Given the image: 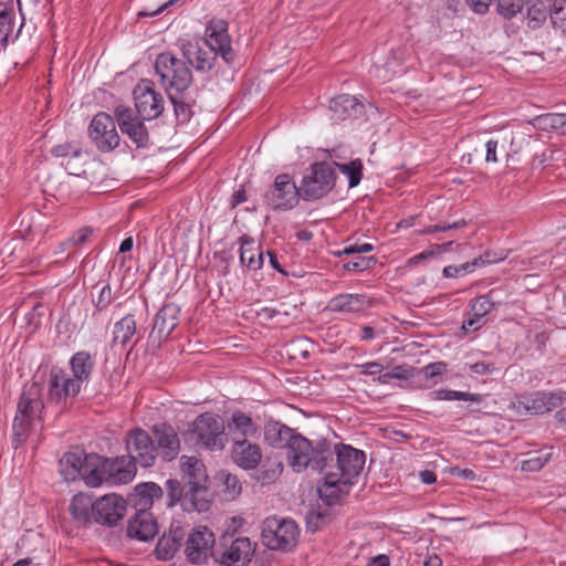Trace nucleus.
I'll return each mask as SVG.
<instances>
[{"label":"nucleus","mask_w":566,"mask_h":566,"mask_svg":"<svg viewBox=\"0 0 566 566\" xmlns=\"http://www.w3.org/2000/svg\"><path fill=\"white\" fill-rule=\"evenodd\" d=\"M178 48L187 65L199 72L210 71L218 55L227 63H231L235 55L228 34V23L222 19H213L207 24L203 40L180 39Z\"/></svg>","instance_id":"nucleus-1"},{"label":"nucleus","mask_w":566,"mask_h":566,"mask_svg":"<svg viewBox=\"0 0 566 566\" xmlns=\"http://www.w3.org/2000/svg\"><path fill=\"white\" fill-rule=\"evenodd\" d=\"M181 473V480L166 481L168 506L180 502L185 511L206 512L209 509V500L205 464L195 457H182Z\"/></svg>","instance_id":"nucleus-2"},{"label":"nucleus","mask_w":566,"mask_h":566,"mask_svg":"<svg viewBox=\"0 0 566 566\" xmlns=\"http://www.w3.org/2000/svg\"><path fill=\"white\" fill-rule=\"evenodd\" d=\"M336 471L327 472L324 482L318 486L319 497L327 504L333 505L347 494L349 488L355 484L364 464L365 453L350 446L340 444L335 447Z\"/></svg>","instance_id":"nucleus-3"},{"label":"nucleus","mask_w":566,"mask_h":566,"mask_svg":"<svg viewBox=\"0 0 566 566\" xmlns=\"http://www.w3.org/2000/svg\"><path fill=\"white\" fill-rule=\"evenodd\" d=\"M41 396L42 388L38 382L23 387L12 422L11 443L14 449L27 442L35 421L41 420V413L44 409Z\"/></svg>","instance_id":"nucleus-4"},{"label":"nucleus","mask_w":566,"mask_h":566,"mask_svg":"<svg viewBox=\"0 0 566 566\" xmlns=\"http://www.w3.org/2000/svg\"><path fill=\"white\" fill-rule=\"evenodd\" d=\"M155 72L167 94L184 93L192 84V72L182 59L171 52H161L155 60Z\"/></svg>","instance_id":"nucleus-5"},{"label":"nucleus","mask_w":566,"mask_h":566,"mask_svg":"<svg viewBox=\"0 0 566 566\" xmlns=\"http://www.w3.org/2000/svg\"><path fill=\"white\" fill-rule=\"evenodd\" d=\"M185 439L208 450H222L228 442V434L218 415L203 412L192 421Z\"/></svg>","instance_id":"nucleus-6"},{"label":"nucleus","mask_w":566,"mask_h":566,"mask_svg":"<svg viewBox=\"0 0 566 566\" xmlns=\"http://www.w3.org/2000/svg\"><path fill=\"white\" fill-rule=\"evenodd\" d=\"M298 534L297 524L290 518L270 516L262 523V543L272 551H292L296 546Z\"/></svg>","instance_id":"nucleus-7"},{"label":"nucleus","mask_w":566,"mask_h":566,"mask_svg":"<svg viewBox=\"0 0 566 566\" xmlns=\"http://www.w3.org/2000/svg\"><path fill=\"white\" fill-rule=\"evenodd\" d=\"M116 125L115 115L98 112L93 116L87 127V136L98 151L111 153L120 145L122 139Z\"/></svg>","instance_id":"nucleus-8"},{"label":"nucleus","mask_w":566,"mask_h":566,"mask_svg":"<svg viewBox=\"0 0 566 566\" xmlns=\"http://www.w3.org/2000/svg\"><path fill=\"white\" fill-rule=\"evenodd\" d=\"M336 174L332 164L319 161L311 166V174L304 176L300 189L302 199L317 200L326 196L335 186Z\"/></svg>","instance_id":"nucleus-9"},{"label":"nucleus","mask_w":566,"mask_h":566,"mask_svg":"<svg viewBox=\"0 0 566 566\" xmlns=\"http://www.w3.org/2000/svg\"><path fill=\"white\" fill-rule=\"evenodd\" d=\"M254 551L248 537L222 536L214 548V562L223 566H248Z\"/></svg>","instance_id":"nucleus-10"},{"label":"nucleus","mask_w":566,"mask_h":566,"mask_svg":"<svg viewBox=\"0 0 566 566\" xmlns=\"http://www.w3.org/2000/svg\"><path fill=\"white\" fill-rule=\"evenodd\" d=\"M302 198L301 189L292 177L281 174L275 177L273 185L264 195L265 205L274 211H287L297 206Z\"/></svg>","instance_id":"nucleus-11"},{"label":"nucleus","mask_w":566,"mask_h":566,"mask_svg":"<svg viewBox=\"0 0 566 566\" xmlns=\"http://www.w3.org/2000/svg\"><path fill=\"white\" fill-rule=\"evenodd\" d=\"M116 123L125 136H127L136 148H147L149 146V133L145 120L135 111L126 105H117L114 108Z\"/></svg>","instance_id":"nucleus-12"},{"label":"nucleus","mask_w":566,"mask_h":566,"mask_svg":"<svg viewBox=\"0 0 566 566\" xmlns=\"http://www.w3.org/2000/svg\"><path fill=\"white\" fill-rule=\"evenodd\" d=\"M127 455L137 465L150 468L158 458L151 436L142 428L129 430L125 437Z\"/></svg>","instance_id":"nucleus-13"},{"label":"nucleus","mask_w":566,"mask_h":566,"mask_svg":"<svg viewBox=\"0 0 566 566\" xmlns=\"http://www.w3.org/2000/svg\"><path fill=\"white\" fill-rule=\"evenodd\" d=\"M214 534L206 526L193 528L185 543V555L195 565L207 564L209 557L214 559Z\"/></svg>","instance_id":"nucleus-14"},{"label":"nucleus","mask_w":566,"mask_h":566,"mask_svg":"<svg viewBox=\"0 0 566 566\" xmlns=\"http://www.w3.org/2000/svg\"><path fill=\"white\" fill-rule=\"evenodd\" d=\"M135 113L143 119L158 118L164 112V97L153 88V82L142 81L133 91Z\"/></svg>","instance_id":"nucleus-15"},{"label":"nucleus","mask_w":566,"mask_h":566,"mask_svg":"<svg viewBox=\"0 0 566 566\" xmlns=\"http://www.w3.org/2000/svg\"><path fill=\"white\" fill-rule=\"evenodd\" d=\"M127 510L126 501L117 494H106L95 500L94 520L104 526H115L123 520Z\"/></svg>","instance_id":"nucleus-16"},{"label":"nucleus","mask_w":566,"mask_h":566,"mask_svg":"<svg viewBox=\"0 0 566 566\" xmlns=\"http://www.w3.org/2000/svg\"><path fill=\"white\" fill-rule=\"evenodd\" d=\"M157 457L164 461L176 459L180 451V439L175 428L168 423H157L150 428Z\"/></svg>","instance_id":"nucleus-17"},{"label":"nucleus","mask_w":566,"mask_h":566,"mask_svg":"<svg viewBox=\"0 0 566 566\" xmlns=\"http://www.w3.org/2000/svg\"><path fill=\"white\" fill-rule=\"evenodd\" d=\"M78 386H72V378L62 369L53 368L50 373L48 401L50 403H65L69 397L80 392Z\"/></svg>","instance_id":"nucleus-18"},{"label":"nucleus","mask_w":566,"mask_h":566,"mask_svg":"<svg viewBox=\"0 0 566 566\" xmlns=\"http://www.w3.org/2000/svg\"><path fill=\"white\" fill-rule=\"evenodd\" d=\"M180 308L174 303L165 304L155 316L149 338L159 343L167 339L179 324Z\"/></svg>","instance_id":"nucleus-19"},{"label":"nucleus","mask_w":566,"mask_h":566,"mask_svg":"<svg viewBox=\"0 0 566 566\" xmlns=\"http://www.w3.org/2000/svg\"><path fill=\"white\" fill-rule=\"evenodd\" d=\"M158 534V524L149 510H137L129 518L127 535L140 542H148Z\"/></svg>","instance_id":"nucleus-20"},{"label":"nucleus","mask_w":566,"mask_h":566,"mask_svg":"<svg viewBox=\"0 0 566 566\" xmlns=\"http://www.w3.org/2000/svg\"><path fill=\"white\" fill-rule=\"evenodd\" d=\"M232 460L244 470L255 469L262 460V451L259 444L248 439L233 437Z\"/></svg>","instance_id":"nucleus-21"},{"label":"nucleus","mask_w":566,"mask_h":566,"mask_svg":"<svg viewBox=\"0 0 566 566\" xmlns=\"http://www.w3.org/2000/svg\"><path fill=\"white\" fill-rule=\"evenodd\" d=\"M106 467L108 469V484H126L136 475L137 465L126 454L114 459L106 458Z\"/></svg>","instance_id":"nucleus-22"},{"label":"nucleus","mask_w":566,"mask_h":566,"mask_svg":"<svg viewBox=\"0 0 566 566\" xmlns=\"http://www.w3.org/2000/svg\"><path fill=\"white\" fill-rule=\"evenodd\" d=\"M286 449L289 464L295 472H302L308 468L311 459L306 458V452H313V441L295 433Z\"/></svg>","instance_id":"nucleus-23"},{"label":"nucleus","mask_w":566,"mask_h":566,"mask_svg":"<svg viewBox=\"0 0 566 566\" xmlns=\"http://www.w3.org/2000/svg\"><path fill=\"white\" fill-rule=\"evenodd\" d=\"M106 458L98 454L84 455L83 479L87 486L98 488L103 483L108 484V469L105 463Z\"/></svg>","instance_id":"nucleus-24"},{"label":"nucleus","mask_w":566,"mask_h":566,"mask_svg":"<svg viewBox=\"0 0 566 566\" xmlns=\"http://www.w3.org/2000/svg\"><path fill=\"white\" fill-rule=\"evenodd\" d=\"M329 109L333 118L344 120L346 118H358L365 113V105L355 96L343 94L329 102Z\"/></svg>","instance_id":"nucleus-25"},{"label":"nucleus","mask_w":566,"mask_h":566,"mask_svg":"<svg viewBox=\"0 0 566 566\" xmlns=\"http://www.w3.org/2000/svg\"><path fill=\"white\" fill-rule=\"evenodd\" d=\"M71 370L73 374L72 386H78L87 382L94 370L95 360L93 356L86 350L75 353L70 360Z\"/></svg>","instance_id":"nucleus-26"},{"label":"nucleus","mask_w":566,"mask_h":566,"mask_svg":"<svg viewBox=\"0 0 566 566\" xmlns=\"http://www.w3.org/2000/svg\"><path fill=\"white\" fill-rule=\"evenodd\" d=\"M185 532L181 527L170 528L169 534H164L157 542L155 554L160 560L171 559L181 547Z\"/></svg>","instance_id":"nucleus-27"},{"label":"nucleus","mask_w":566,"mask_h":566,"mask_svg":"<svg viewBox=\"0 0 566 566\" xmlns=\"http://www.w3.org/2000/svg\"><path fill=\"white\" fill-rule=\"evenodd\" d=\"M370 306V301L363 294H339L328 303L333 312L358 313Z\"/></svg>","instance_id":"nucleus-28"},{"label":"nucleus","mask_w":566,"mask_h":566,"mask_svg":"<svg viewBox=\"0 0 566 566\" xmlns=\"http://www.w3.org/2000/svg\"><path fill=\"white\" fill-rule=\"evenodd\" d=\"M95 501L92 496L78 493L73 496L70 504V513L74 521L83 525H90L94 520Z\"/></svg>","instance_id":"nucleus-29"},{"label":"nucleus","mask_w":566,"mask_h":566,"mask_svg":"<svg viewBox=\"0 0 566 566\" xmlns=\"http://www.w3.org/2000/svg\"><path fill=\"white\" fill-rule=\"evenodd\" d=\"M84 452L69 451L60 460V473L66 481H74L84 473Z\"/></svg>","instance_id":"nucleus-30"},{"label":"nucleus","mask_w":566,"mask_h":566,"mask_svg":"<svg viewBox=\"0 0 566 566\" xmlns=\"http://www.w3.org/2000/svg\"><path fill=\"white\" fill-rule=\"evenodd\" d=\"M161 496L163 490L158 484L146 482L135 486L130 500L135 506H139L138 510H148L154 501L159 500Z\"/></svg>","instance_id":"nucleus-31"},{"label":"nucleus","mask_w":566,"mask_h":566,"mask_svg":"<svg viewBox=\"0 0 566 566\" xmlns=\"http://www.w3.org/2000/svg\"><path fill=\"white\" fill-rule=\"evenodd\" d=\"M295 432L279 421H270L264 427V440L271 447H286L292 441Z\"/></svg>","instance_id":"nucleus-32"},{"label":"nucleus","mask_w":566,"mask_h":566,"mask_svg":"<svg viewBox=\"0 0 566 566\" xmlns=\"http://www.w3.org/2000/svg\"><path fill=\"white\" fill-rule=\"evenodd\" d=\"M306 458L311 459L308 468L315 471H322L334 460V451L332 450L331 442L327 439H319L313 442V452H306Z\"/></svg>","instance_id":"nucleus-33"},{"label":"nucleus","mask_w":566,"mask_h":566,"mask_svg":"<svg viewBox=\"0 0 566 566\" xmlns=\"http://www.w3.org/2000/svg\"><path fill=\"white\" fill-rule=\"evenodd\" d=\"M137 333V324L133 315L128 314L114 324L113 328V346L125 348L132 343L134 335Z\"/></svg>","instance_id":"nucleus-34"},{"label":"nucleus","mask_w":566,"mask_h":566,"mask_svg":"<svg viewBox=\"0 0 566 566\" xmlns=\"http://www.w3.org/2000/svg\"><path fill=\"white\" fill-rule=\"evenodd\" d=\"M556 0H526L528 25L539 28L549 17Z\"/></svg>","instance_id":"nucleus-35"},{"label":"nucleus","mask_w":566,"mask_h":566,"mask_svg":"<svg viewBox=\"0 0 566 566\" xmlns=\"http://www.w3.org/2000/svg\"><path fill=\"white\" fill-rule=\"evenodd\" d=\"M240 262L251 270H259L263 264V254L254 247V241L248 235L240 238Z\"/></svg>","instance_id":"nucleus-36"},{"label":"nucleus","mask_w":566,"mask_h":566,"mask_svg":"<svg viewBox=\"0 0 566 566\" xmlns=\"http://www.w3.org/2000/svg\"><path fill=\"white\" fill-rule=\"evenodd\" d=\"M229 430L233 437L239 439H247L256 432V428L248 415L242 411H235L232 413L231 423H229Z\"/></svg>","instance_id":"nucleus-37"},{"label":"nucleus","mask_w":566,"mask_h":566,"mask_svg":"<svg viewBox=\"0 0 566 566\" xmlns=\"http://www.w3.org/2000/svg\"><path fill=\"white\" fill-rule=\"evenodd\" d=\"M566 114L547 113L536 116L533 119V126L545 132H558L564 135Z\"/></svg>","instance_id":"nucleus-38"},{"label":"nucleus","mask_w":566,"mask_h":566,"mask_svg":"<svg viewBox=\"0 0 566 566\" xmlns=\"http://www.w3.org/2000/svg\"><path fill=\"white\" fill-rule=\"evenodd\" d=\"M544 391H537L528 397H524L523 400L518 401L517 409L520 412L531 415H542L547 412V408L544 402Z\"/></svg>","instance_id":"nucleus-39"},{"label":"nucleus","mask_w":566,"mask_h":566,"mask_svg":"<svg viewBox=\"0 0 566 566\" xmlns=\"http://www.w3.org/2000/svg\"><path fill=\"white\" fill-rule=\"evenodd\" d=\"M429 397L432 400H464L480 403L483 400V396L480 394H471L450 389H439L429 392Z\"/></svg>","instance_id":"nucleus-40"},{"label":"nucleus","mask_w":566,"mask_h":566,"mask_svg":"<svg viewBox=\"0 0 566 566\" xmlns=\"http://www.w3.org/2000/svg\"><path fill=\"white\" fill-rule=\"evenodd\" d=\"M552 458V448L527 453L522 461L521 469L525 472L539 471Z\"/></svg>","instance_id":"nucleus-41"},{"label":"nucleus","mask_w":566,"mask_h":566,"mask_svg":"<svg viewBox=\"0 0 566 566\" xmlns=\"http://www.w3.org/2000/svg\"><path fill=\"white\" fill-rule=\"evenodd\" d=\"M342 174L348 177L349 188H354L359 185L363 177V163L360 159L352 160L347 164L333 163Z\"/></svg>","instance_id":"nucleus-42"},{"label":"nucleus","mask_w":566,"mask_h":566,"mask_svg":"<svg viewBox=\"0 0 566 566\" xmlns=\"http://www.w3.org/2000/svg\"><path fill=\"white\" fill-rule=\"evenodd\" d=\"M282 470L283 467L281 462L266 459L262 468L256 473V480L262 484H270L281 475Z\"/></svg>","instance_id":"nucleus-43"},{"label":"nucleus","mask_w":566,"mask_h":566,"mask_svg":"<svg viewBox=\"0 0 566 566\" xmlns=\"http://www.w3.org/2000/svg\"><path fill=\"white\" fill-rule=\"evenodd\" d=\"M13 30V9L11 6L0 4V43L7 45L9 35Z\"/></svg>","instance_id":"nucleus-44"},{"label":"nucleus","mask_w":566,"mask_h":566,"mask_svg":"<svg viewBox=\"0 0 566 566\" xmlns=\"http://www.w3.org/2000/svg\"><path fill=\"white\" fill-rule=\"evenodd\" d=\"M495 306V302L492 298V293L480 295L472 301L471 304V316L478 317L481 321L489 314Z\"/></svg>","instance_id":"nucleus-45"},{"label":"nucleus","mask_w":566,"mask_h":566,"mask_svg":"<svg viewBox=\"0 0 566 566\" xmlns=\"http://www.w3.org/2000/svg\"><path fill=\"white\" fill-rule=\"evenodd\" d=\"M178 93L171 92L167 94L171 104L174 105L176 119L179 123H188L192 117L191 104L186 102L184 98L177 96Z\"/></svg>","instance_id":"nucleus-46"},{"label":"nucleus","mask_w":566,"mask_h":566,"mask_svg":"<svg viewBox=\"0 0 566 566\" xmlns=\"http://www.w3.org/2000/svg\"><path fill=\"white\" fill-rule=\"evenodd\" d=\"M447 366L444 361L431 363L420 369L416 368V376H422L426 380H433V385H436L438 384L436 378L447 371Z\"/></svg>","instance_id":"nucleus-47"},{"label":"nucleus","mask_w":566,"mask_h":566,"mask_svg":"<svg viewBox=\"0 0 566 566\" xmlns=\"http://www.w3.org/2000/svg\"><path fill=\"white\" fill-rule=\"evenodd\" d=\"M549 18L554 29L566 32V0H556Z\"/></svg>","instance_id":"nucleus-48"},{"label":"nucleus","mask_w":566,"mask_h":566,"mask_svg":"<svg viewBox=\"0 0 566 566\" xmlns=\"http://www.w3.org/2000/svg\"><path fill=\"white\" fill-rule=\"evenodd\" d=\"M52 154L56 157H63L66 159H82L83 151L78 145L72 143H65L55 146L52 149Z\"/></svg>","instance_id":"nucleus-49"},{"label":"nucleus","mask_w":566,"mask_h":566,"mask_svg":"<svg viewBox=\"0 0 566 566\" xmlns=\"http://www.w3.org/2000/svg\"><path fill=\"white\" fill-rule=\"evenodd\" d=\"M524 0H497V12L505 19H511L522 11Z\"/></svg>","instance_id":"nucleus-50"},{"label":"nucleus","mask_w":566,"mask_h":566,"mask_svg":"<svg viewBox=\"0 0 566 566\" xmlns=\"http://www.w3.org/2000/svg\"><path fill=\"white\" fill-rule=\"evenodd\" d=\"M377 262L375 256H361L360 254H355V258L344 264V269L347 271H365L373 268Z\"/></svg>","instance_id":"nucleus-51"},{"label":"nucleus","mask_w":566,"mask_h":566,"mask_svg":"<svg viewBox=\"0 0 566 566\" xmlns=\"http://www.w3.org/2000/svg\"><path fill=\"white\" fill-rule=\"evenodd\" d=\"M328 517L327 512L311 511L306 515V526L308 530L316 532L323 527Z\"/></svg>","instance_id":"nucleus-52"},{"label":"nucleus","mask_w":566,"mask_h":566,"mask_svg":"<svg viewBox=\"0 0 566 566\" xmlns=\"http://www.w3.org/2000/svg\"><path fill=\"white\" fill-rule=\"evenodd\" d=\"M465 226H467V221L462 219V220H459V221H455V222H452V223H439V224L428 226L423 230H421L420 233H422V234H432V233H436V232H439V231H448V230H453V229H460V228H463Z\"/></svg>","instance_id":"nucleus-53"},{"label":"nucleus","mask_w":566,"mask_h":566,"mask_svg":"<svg viewBox=\"0 0 566 566\" xmlns=\"http://www.w3.org/2000/svg\"><path fill=\"white\" fill-rule=\"evenodd\" d=\"M374 250V245L370 243H354L345 247L342 251L336 252L335 254L340 255H349V254H361L367 253Z\"/></svg>","instance_id":"nucleus-54"},{"label":"nucleus","mask_w":566,"mask_h":566,"mask_svg":"<svg viewBox=\"0 0 566 566\" xmlns=\"http://www.w3.org/2000/svg\"><path fill=\"white\" fill-rule=\"evenodd\" d=\"M92 233H93L92 228L84 227V228L80 229L77 232H75L67 240L66 244L72 245V247L81 245L87 241V239L91 237Z\"/></svg>","instance_id":"nucleus-55"},{"label":"nucleus","mask_w":566,"mask_h":566,"mask_svg":"<svg viewBox=\"0 0 566 566\" xmlns=\"http://www.w3.org/2000/svg\"><path fill=\"white\" fill-rule=\"evenodd\" d=\"M220 475L223 479V484L227 490L230 491L232 495L238 494L241 491V483L237 475L224 472H221Z\"/></svg>","instance_id":"nucleus-56"},{"label":"nucleus","mask_w":566,"mask_h":566,"mask_svg":"<svg viewBox=\"0 0 566 566\" xmlns=\"http://www.w3.org/2000/svg\"><path fill=\"white\" fill-rule=\"evenodd\" d=\"M112 300V289L109 285H105L101 289L98 293V296L95 301V306L97 307V310L102 311L111 304Z\"/></svg>","instance_id":"nucleus-57"},{"label":"nucleus","mask_w":566,"mask_h":566,"mask_svg":"<svg viewBox=\"0 0 566 566\" xmlns=\"http://www.w3.org/2000/svg\"><path fill=\"white\" fill-rule=\"evenodd\" d=\"M544 402L547 408V412L559 407L563 403V395L560 392H545L544 391Z\"/></svg>","instance_id":"nucleus-58"},{"label":"nucleus","mask_w":566,"mask_h":566,"mask_svg":"<svg viewBox=\"0 0 566 566\" xmlns=\"http://www.w3.org/2000/svg\"><path fill=\"white\" fill-rule=\"evenodd\" d=\"M391 377L396 379H409L416 376V368L405 365L396 366L392 370Z\"/></svg>","instance_id":"nucleus-59"},{"label":"nucleus","mask_w":566,"mask_h":566,"mask_svg":"<svg viewBox=\"0 0 566 566\" xmlns=\"http://www.w3.org/2000/svg\"><path fill=\"white\" fill-rule=\"evenodd\" d=\"M360 369V374L363 375H378L384 370V366L377 361H369L365 364H360L356 366Z\"/></svg>","instance_id":"nucleus-60"},{"label":"nucleus","mask_w":566,"mask_h":566,"mask_svg":"<svg viewBox=\"0 0 566 566\" xmlns=\"http://www.w3.org/2000/svg\"><path fill=\"white\" fill-rule=\"evenodd\" d=\"M470 370L478 375H489L495 370L494 364L478 361L470 365Z\"/></svg>","instance_id":"nucleus-61"},{"label":"nucleus","mask_w":566,"mask_h":566,"mask_svg":"<svg viewBox=\"0 0 566 566\" xmlns=\"http://www.w3.org/2000/svg\"><path fill=\"white\" fill-rule=\"evenodd\" d=\"M485 148H486L485 160L488 163H496L497 161V158H496L497 142L492 140V139L489 140L485 145Z\"/></svg>","instance_id":"nucleus-62"},{"label":"nucleus","mask_w":566,"mask_h":566,"mask_svg":"<svg viewBox=\"0 0 566 566\" xmlns=\"http://www.w3.org/2000/svg\"><path fill=\"white\" fill-rule=\"evenodd\" d=\"M493 0H468L476 13H485Z\"/></svg>","instance_id":"nucleus-63"},{"label":"nucleus","mask_w":566,"mask_h":566,"mask_svg":"<svg viewBox=\"0 0 566 566\" xmlns=\"http://www.w3.org/2000/svg\"><path fill=\"white\" fill-rule=\"evenodd\" d=\"M244 201H247L245 189L241 186L240 189L235 190L231 197V207L235 208Z\"/></svg>","instance_id":"nucleus-64"}]
</instances>
